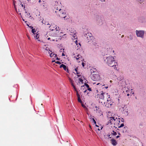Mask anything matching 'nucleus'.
Masks as SVG:
<instances>
[{
	"label": "nucleus",
	"mask_w": 146,
	"mask_h": 146,
	"mask_svg": "<svg viewBox=\"0 0 146 146\" xmlns=\"http://www.w3.org/2000/svg\"><path fill=\"white\" fill-rule=\"evenodd\" d=\"M111 124H113L114 125V127L116 128L117 127L118 128H120L124 126V124L123 123H121L120 125V119L119 117L115 114L113 115V116L111 117L110 120V121L108 122Z\"/></svg>",
	"instance_id": "obj_1"
},
{
	"label": "nucleus",
	"mask_w": 146,
	"mask_h": 146,
	"mask_svg": "<svg viewBox=\"0 0 146 146\" xmlns=\"http://www.w3.org/2000/svg\"><path fill=\"white\" fill-rule=\"evenodd\" d=\"M114 58L112 56H109L107 57L105 61L106 62L107 64L110 66L112 67L114 66V68L115 70H117V63L115 64V62Z\"/></svg>",
	"instance_id": "obj_2"
},
{
	"label": "nucleus",
	"mask_w": 146,
	"mask_h": 146,
	"mask_svg": "<svg viewBox=\"0 0 146 146\" xmlns=\"http://www.w3.org/2000/svg\"><path fill=\"white\" fill-rule=\"evenodd\" d=\"M74 73L75 74H77V75L78 77L77 85H80L83 83V77L80 75V72L78 71V67L74 68L73 70Z\"/></svg>",
	"instance_id": "obj_3"
},
{
	"label": "nucleus",
	"mask_w": 146,
	"mask_h": 146,
	"mask_svg": "<svg viewBox=\"0 0 146 146\" xmlns=\"http://www.w3.org/2000/svg\"><path fill=\"white\" fill-rule=\"evenodd\" d=\"M69 81L71 83L72 86L73 87V88L74 90V91H76V95L78 97V102H79L81 103L82 102V101L80 98V95L79 94L77 89L76 88L75 86H74V85L73 84V83H72V80L70 78H69Z\"/></svg>",
	"instance_id": "obj_4"
},
{
	"label": "nucleus",
	"mask_w": 146,
	"mask_h": 146,
	"mask_svg": "<svg viewBox=\"0 0 146 146\" xmlns=\"http://www.w3.org/2000/svg\"><path fill=\"white\" fill-rule=\"evenodd\" d=\"M69 34L71 35V37L73 40H76L77 39V36L76 34V31L74 29H71L69 30Z\"/></svg>",
	"instance_id": "obj_5"
},
{
	"label": "nucleus",
	"mask_w": 146,
	"mask_h": 146,
	"mask_svg": "<svg viewBox=\"0 0 146 146\" xmlns=\"http://www.w3.org/2000/svg\"><path fill=\"white\" fill-rule=\"evenodd\" d=\"M56 11H55V9L54 10V11H55V12L57 13L59 17L61 18H63L64 11L63 10H62L58 7H56Z\"/></svg>",
	"instance_id": "obj_6"
},
{
	"label": "nucleus",
	"mask_w": 146,
	"mask_h": 146,
	"mask_svg": "<svg viewBox=\"0 0 146 146\" xmlns=\"http://www.w3.org/2000/svg\"><path fill=\"white\" fill-rule=\"evenodd\" d=\"M86 35L89 36V37L88 38V36L87 37L88 38V39L89 40L88 41L89 42H90L92 43V44L94 45L97 44V41H96L95 39L92 36V35L91 34H89V33H87V34H86Z\"/></svg>",
	"instance_id": "obj_7"
},
{
	"label": "nucleus",
	"mask_w": 146,
	"mask_h": 146,
	"mask_svg": "<svg viewBox=\"0 0 146 146\" xmlns=\"http://www.w3.org/2000/svg\"><path fill=\"white\" fill-rule=\"evenodd\" d=\"M81 89L82 90H84L83 91L84 93H85L87 91V90H88L90 91H91V89L89 88V86L87 84L85 83L84 85H81Z\"/></svg>",
	"instance_id": "obj_8"
},
{
	"label": "nucleus",
	"mask_w": 146,
	"mask_h": 146,
	"mask_svg": "<svg viewBox=\"0 0 146 146\" xmlns=\"http://www.w3.org/2000/svg\"><path fill=\"white\" fill-rule=\"evenodd\" d=\"M91 78L92 80L95 81L99 80L100 79V76L98 74H94L91 76Z\"/></svg>",
	"instance_id": "obj_9"
},
{
	"label": "nucleus",
	"mask_w": 146,
	"mask_h": 146,
	"mask_svg": "<svg viewBox=\"0 0 146 146\" xmlns=\"http://www.w3.org/2000/svg\"><path fill=\"white\" fill-rule=\"evenodd\" d=\"M135 33L137 37L142 38H143L144 34V32L143 31L136 30Z\"/></svg>",
	"instance_id": "obj_10"
},
{
	"label": "nucleus",
	"mask_w": 146,
	"mask_h": 146,
	"mask_svg": "<svg viewBox=\"0 0 146 146\" xmlns=\"http://www.w3.org/2000/svg\"><path fill=\"white\" fill-rule=\"evenodd\" d=\"M105 96H108V93L103 92H102L99 95V97L100 99H104Z\"/></svg>",
	"instance_id": "obj_11"
},
{
	"label": "nucleus",
	"mask_w": 146,
	"mask_h": 146,
	"mask_svg": "<svg viewBox=\"0 0 146 146\" xmlns=\"http://www.w3.org/2000/svg\"><path fill=\"white\" fill-rule=\"evenodd\" d=\"M97 21L98 24L102 25L103 23L102 18L100 17H97Z\"/></svg>",
	"instance_id": "obj_12"
},
{
	"label": "nucleus",
	"mask_w": 146,
	"mask_h": 146,
	"mask_svg": "<svg viewBox=\"0 0 146 146\" xmlns=\"http://www.w3.org/2000/svg\"><path fill=\"white\" fill-rule=\"evenodd\" d=\"M94 110L98 115H100V113L101 112V110L100 109L99 107H96Z\"/></svg>",
	"instance_id": "obj_13"
},
{
	"label": "nucleus",
	"mask_w": 146,
	"mask_h": 146,
	"mask_svg": "<svg viewBox=\"0 0 146 146\" xmlns=\"http://www.w3.org/2000/svg\"><path fill=\"white\" fill-rule=\"evenodd\" d=\"M56 26L54 24H51L50 26L49 27V28L50 30L52 31L55 28V27Z\"/></svg>",
	"instance_id": "obj_14"
},
{
	"label": "nucleus",
	"mask_w": 146,
	"mask_h": 146,
	"mask_svg": "<svg viewBox=\"0 0 146 146\" xmlns=\"http://www.w3.org/2000/svg\"><path fill=\"white\" fill-rule=\"evenodd\" d=\"M78 60H77L76 61L78 62H82L83 59L82 58V57L81 55H79L78 56Z\"/></svg>",
	"instance_id": "obj_15"
},
{
	"label": "nucleus",
	"mask_w": 146,
	"mask_h": 146,
	"mask_svg": "<svg viewBox=\"0 0 146 146\" xmlns=\"http://www.w3.org/2000/svg\"><path fill=\"white\" fill-rule=\"evenodd\" d=\"M102 128L103 127L101 125H98L96 124L95 128L96 129H98V130L100 131L101 130Z\"/></svg>",
	"instance_id": "obj_16"
},
{
	"label": "nucleus",
	"mask_w": 146,
	"mask_h": 146,
	"mask_svg": "<svg viewBox=\"0 0 146 146\" xmlns=\"http://www.w3.org/2000/svg\"><path fill=\"white\" fill-rule=\"evenodd\" d=\"M111 143L113 145H116L117 144V142L114 139L111 140Z\"/></svg>",
	"instance_id": "obj_17"
},
{
	"label": "nucleus",
	"mask_w": 146,
	"mask_h": 146,
	"mask_svg": "<svg viewBox=\"0 0 146 146\" xmlns=\"http://www.w3.org/2000/svg\"><path fill=\"white\" fill-rule=\"evenodd\" d=\"M50 56L51 57H54L56 58V57L57 55L55 54L53 52H52L50 54Z\"/></svg>",
	"instance_id": "obj_18"
},
{
	"label": "nucleus",
	"mask_w": 146,
	"mask_h": 146,
	"mask_svg": "<svg viewBox=\"0 0 146 146\" xmlns=\"http://www.w3.org/2000/svg\"><path fill=\"white\" fill-rule=\"evenodd\" d=\"M79 55H80L79 54H78L77 53L76 54H74L73 55V57L76 60H78V56Z\"/></svg>",
	"instance_id": "obj_19"
},
{
	"label": "nucleus",
	"mask_w": 146,
	"mask_h": 146,
	"mask_svg": "<svg viewBox=\"0 0 146 146\" xmlns=\"http://www.w3.org/2000/svg\"><path fill=\"white\" fill-rule=\"evenodd\" d=\"M117 134V133L116 132H115L114 131L112 130L111 133L110 135H116Z\"/></svg>",
	"instance_id": "obj_20"
},
{
	"label": "nucleus",
	"mask_w": 146,
	"mask_h": 146,
	"mask_svg": "<svg viewBox=\"0 0 146 146\" xmlns=\"http://www.w3.org/2000/svg\"><path fill=\"white\" fill-rule=\"evenodd\" d=\"M127 130V127H125L123 129V133H125L126 132Z\"/></svg>",
	"instance_id": "obj_21"
},
{
	"label": "nucleus",
	"mask_w": 146,
	"mask_h": 146,
	"mask_svg": "<svg viewBox=\"0 0 146 146\" xmlns=\"http://www.w3.org/2000/svg\"><path fill=\"white\" fill-rule=\"evenodd\" d=\"M36 32V30H35V29H32V32L33 33L34 35L35 34V33Z\"/></svg>",
	"instance_id": "obj_22"
},
{
	"label": "nucleus",
	"mask_w": 146,
	"mask_h": 146,
	"mask_svg": "<svg viewBox=\"0 0 146 146\" xmlns=\"http://www.w3.org/2000/svg\"><path fill=\"white\" fill-rule=\"evenodd\" d=\"M45 50H46L47 51H48V53L49 54L50 53V52H49V51H50V52H51V51L50 50L49 48H48L47 47H46V48H45Z\"/></svg>",
	"instance_id": "obj_23"
},
{
	"label": "nucleus",
	"mask_w": 146,
	"mask_h": 146,
	"mask_svg": "<svg viewBox=\"0 0 146 146\" xmlns=\"http://www.w3.org/2000/svg\"><path fill=\"white\" fill-rule=\"evenodd\" d=\"M64 70L67 71L68 72V67H67L66 66L64 65Z\"/></svg>",
	"instance_id": "obj_24"
},
{
	"label": "nucleus",
	"mask_w": 146,
	"mask_h": 146,
	"mask_svg": "<svg viewBox=\"0 0 146 146\" xmlns=\"http://www.w3.org/2000/svg\"><path fill=\"white\" fill-rule=\"evenodd\" d=\"M34 37L35 38H36V39H38L39 38V36L38 35V34H35L34 35Z\"/></svg>",
	"instance_id": "obj_25"
},
{
	"label": "nucleus",
	"mask_w": 146,
	"mask_h": 146,
	"mask_svg": "<svg viewBox=\"0 0 146 146\" xmlns=\"http://www.w3.org/2000/svg\"><path fill=\"white\" fill-rule=\"evenodd\" d=\"M139 3H142L144 1V0H137Z\"/></svg>",
	"instance_id": "obj_26"
},
{
	"label": "nucleus",
	"mask_w": 146,
	"mask_h": 146,
	"mask_svg": "<svg viewBox=\"0 0 146 146\" xmlns=\"http://www.w3.org/2000/svg\"><path fill=\"white\" fill-rule=\"evenodd\" d=\"M44 23V24L45 25H50V24H49L47 22H45Z\"/></svg>",
	"instance_id": "obj_27"
},
{
	"label": "nucleus",
	"mask_w": 146,
	"mask_h": 146,
	"mask_svg": "<svg viewBox=\"0 0 146 146\" xmlns=\"http://www.w3.org/2000/svg\"><path fill=\"white\" fill-rule=\"evenodd\" d=\"M74 42L76 44V45H78V44H78V41H77V40H76L75 41H74Z\"/></svg>",
	"instance_id": "obj_28"
},
{
	"label": "nucleus",
	"mask_w": 146,
	"mask_h": 146,
	"mask_svg": "<svg viewBox=\"0 0 146 146\" xmlns=\"http://www.w3.org/2000/svg\"><path fill=\"white\" fill-rule=\"evenodd\" d=\"M60 68H61V67H62L63 68H64V64H61L60 66Z\"/></svg>",
	"instance_id": "obj_29"
},
{
	"label": "nucleus",
	"mask_w": 146,
	"mask_h": 146,
	"mask_svg": "<svg viewBox=\"0 0 146 146\" xmlns=\"http://www.w3.org/2000/svg\"><path fill=\"white\" fill-rule=\"evenodd\" d=\"M82 65L83 67H84L85 65V63L83 62H82Z\"/></svg>",
	"instance_id": "obj_30"
},
{
	"label": "nucleus",
	"mask_w": 146,
	"mask_h": 146,
	"mask_svg": "<svg viewBox=\"0 0 146 146\" xmlns=\"http://www.w3.org/2000/svg\"><path fill=\"white\" fill-rule=\"evenodd\" d=\"M120 109L121 111H123L124 110V108L122 107Z\"/></svg>",
	"instance_id": "obj_31"
},
{
	"label": "nucleus",
	"mask_w": 146,
	"mask_h": 146,
	"mask_svg": "<svg viewBox=\"0 0 146 146\" xmlns=\"http://www.w3.org/2000/svg\"><path fill=\"white\" fill-rule=\"evenodd\" d=\"M92 119L93 120V122L94 123V124H96V121H95V120H94V118H93Z\"/></svg>",
	"instance_id": "obj_32"
},
{
	"label": "nucleus",
	"mask_w": 146,
	"mask_h": 146,
	"mask_svg": "<svg viewBox=\"0 0 146 146\" xmlns=\"http://www.w3.org/2000/svg\"><path fill=\"white\" fill-rule=\"evenodd\" d=\"M14 7V8H15V11H17V9L16 5H15V6Z\"/></svg>",
	"instance_id": "obj_33"
},
{
	"label": "nucleus",
	"mask_w": 146,
	"mask_h": 146,
	"mask_svg": "<svg viewBox=\"0 0 146 146\" xmlns=\"http://www.w3.org/2000/svg\"><path fill=\"white\" fill-rule=\"evenodd\" d=\"M55 62L57 64H60L61 63L59 61L56 62Z\"/></svg>",
	"instance_id": "obj_34"
},
{
	"label": "nucleus",
	"mask_w": 146,
	"mask_h": 146,
	"mask_svg": "<svg viewBox=\"0 0 146 146\" xmlns=\"http://www.w3.org/2000/svg\"><path fill=\"white\" fill-rule=\"evenodd\" d=\"M58 28H59V27H58V28H57V27H56L54 29H56V30L58 31Z\"/></svg>",
	"instance_id": "obj_35"
},
{
	"label": "nucleus",
	"mask_w": 146,
	"mask_h": 146,
	"mask_svg": "<svg viewBox=\"0 0 146 146\" xmlns=\"http://www.w3.org/2000/svg\"><path fill=\"white\" fill-rule=\"evenodd\" d=\"M62 56H64V51H63V52L62 53Z\"/></svg>",
	"instance_id": "obj_36"
},
{
	"label": "nucleus",
	"mask_w": 146,
	"mask_h": 146,
	"mask_svg": "<svg viewBox=\"0 0 146 146\" xmlns=\"http://www.w3.org/2000/svg\"><path fill=\"white\" fill-rule=\"evenodd\" d=\"M100 0L102 2H104L106 0Z\"/></svg>",
	"instance_id": "obj_37"
},
{
	"label": "nucleus",
	"mask_w": 146,
	"mask_h": 146,
	"mask_svg": "<svg viewBox=\"0 0 146 146\" xmlns=\"http://www.w3.org/2000/svg\"><path fill=\"white\" fill-rule=\"evenodd\" d=\"M119 135H118V136H117L116 137V138H119Z\"/></svg>",
	"instance_id": "obj_38"
},
{
	"label": "nucleus",
	"mask_w": 146,
	"mask_h": 146,
	"mask_svg": "<svg viewBox=\"0 0 146 146\" xmlns=\"http://www.w3.org/2000/svg\"><path fill=\"white\" fill-rule=\"evenodd\" d=\"M13 5H14V6L15 5V3L14 1H13Z\"/></svg>",
	"instance_id": "obj_39"
},
{
	"label": "nucleus",
	"mask_w": 146,
	"mask_h": 146,
	"mask_svg": "<svg viewBox=\"0 0 146 146\" xmlns=\"http://www.w3.org/2000/svg\"><path fill=\"white\" fill-rule=\"evenodd\" d=\"M21 6H22V7H23V6H24L23 5V4H21Z\"/></svg>",
	"instance_id": "obj_40"
},
{
	"label": "nucleus",
	"mask_w": 146,
	"mask_h": 146,
	"mask_svg": "<svg viewBox=\"0 0 146 146\" xmlns=\"http://www.w3.org/2000/svg\"><path fill=\"white\" fill-rule=\"evenodd\" d=\"M129 94H127V96H129Z\"/></svg>",
	"instance_id": "obj_41"
},
{
	"label": "nucleus",
	"mask_w": 146,
	"mask_h": 146,
	"mask_svg": "<svg viewBox=\"0 0 146 146\" xmlns=\"http://www.w3.org/2000/svg\"><path fill=\"white\" fill-rule=\"evenodd\" d=\"M59 58H56V59H57L58 60H59Z\"/></svg>",
	"instance_id": "obj_42"
},
{
	"label": "nucleus",
	"mask_w": 146,
	"mask_h": 146,
	"mask_svg": "<svg viewBox=\"0 0 146 146\" xmlns=\"http://www.w3.org/2000/svg\"><path fill=\"white\" fill-rule=\"evenodd\" d=\"M50 39V38H48L47 39L48 40H49Z\"/></svg>",
	"instance_id": "obj_43"
},
{
	"label": "nucleus",
	"mask_w": 146,
	"mask_h": 146,
	"mask_svg": "<svg viewBox=\"0 0 146 146\" xmlns=\"http://www.w3.org/2000/svg\"><path fill=\"white\" fill-rule=\"evenodd\" d=\"M105 88H108V86H106L105 87Z\"/></svg>",
	"instance_id": "obj_44"
},
{
	"label": "nucleus",
	"mask_w": 146,
	"mask_h": 146,
	"mask_svg": "<svg viewBox=\"0 0 146 146\" xmlns=\"http://www.w3.org/2000/svg\"><path fill=\"white\" fill-rule=\"evenodd\" d=\"M124 36V35H122V36H121V37L122 38Z\"/></svg>",
	"instance_id": "obj_45"
},
{
	"label": "nucleus",
	"mask_w": 146,
	"mask_h": 146,
	"mask_svg": "<svg viewBox=\"0 0 146 146\" xmlns=\"http://www.w3.org/2000/svg\"><path fill=\"white\" fill-rule=\"evenodd\" d=\"M55 60L52 61V62H55Z\"/></svg>",
	"instance_id": "obj_46"
},
{
	"label": "nucleus",
	"mask_w": 146,
	"mask_h": 146,
	"mask_svg": "<svg viewBox=\"0 0 146 146\" xmlns=\"http://www.w3.org/2000/svg\"><path fill=\"white\" fill-rule=\"evenodd\" d=\"M110 82H112V80H110Z\"/></svg>",
	"instance_id": "obj_47"
},
{
	"label": "nucleus",
	"mask_w": 146,
	"mask_h": 146,
	"mask_svg": "<svg viewBox=\"0 0 146 146\" xmlns=\"http://www.w3.org/2000/svg\"><path fill=\"white\" fill-rule=\"evenodd\" d=\"M46 46H47V45H44V46H45V47H46Z\"/></svg>",
	"instance_id": "obj_48"
},
{
	"label": "nucleus",
	"mask_w": 146,
	"mask_h": 146,
	"mask_svg": "<svg viewBox=\"0 0 146 146\" xmlns=\"http://www.w3.org/2000/svg\"><path fill=\"white\" fill-rule=\"evenodd\" d=\"M99 84H100V83H98V84H97V85H99Z\"/></svg>",
	"instance_id": "obj_49"
},
{
	"label": "nucleus",
	"mask_w": 146,
	"mask_h": 146,
	"mask_svg": "<svg viewBox=\"0 0 146 146\" xmlns=\"http://www.w3.org/2000/svg\"><path fill=\"white\" fill-rule=\"evenodd\" d=\"M28 38L29 39H30V37L29 36H28Z\"/></svg>",
	"instance_id": "obj_50"
},
{
	"label": "nucleus",
	"mask_w": 146,
	"mask_h": 146,
	"mask_svg": "<svg viewBox=\"0 0 146 146\" xmlns=\"http://www.w3.org/2000/svg\"><path fill=\"white\" fill-rule=\"evenodd\" d=\"M82 106L83 107H84V105H82Z\"/></svg>",
	"instance_id": "obj_51"
},
{
	"label": "nucleus",
	"mask_w": 146,
	"mask_h": 146,
	"mask_svg": "<svg viewBox=\"0 0 146 146\" xmlns=\"http://www.w3.org/2000/svg\"><path fill=\"white\" fill-rule=\"evenodd\" d=\"M42 23H43H43H43V21H42Z\"/></svg>",
	"instance_id": "obj_52"
},
{
	"label": "nucleus",
	"mask_w": 146,
	"mask_h": 146,
	"mask_svg": "<svg viewBox=\"0 0 146 146\" xmlns=\"http://www.w3.org/2000/svg\"><path fill=\"white\" fill-rule=\"evenodd\" d=\"M129 92V91H128V90H126V92Z\"/></svg>",
	"instance_id": "obj_53"
},
{
	"label": "nucleus",
	"mask_w": 146,
	"mask_h": 146,
	"mask_svg": "<svg viewBox=\"0 0 146 146\" xmlns=\"http://www.w3.org/2000/svg\"><path fill=\"white\" fill-rule=\"evenodd\" d=\"M62 50H63V51H64V48Z\"/></svg>",
	"instance_id": "obj_54"
},
{
	"label": "nucleus",
	"mask_w": 146,
	"mask_h": 146,
	"mask_svg": "<svg viewBox=\"0 0 146 146\" xmlns=\"http://www.w3.org/2000/svg\"><path fill=\"white\" fill-rule=\"evenodd\" d=\"M25 13H27V12L26 11H25Z\"/></svg>",
	"instance_id": "obj_55"
},
{
	"label": "nucleus",
	"mask_w": 146,
	"mask_h": 146,
	"mask_svg": "<svg viewBox=\"0 0 146 146\" xmlns=\"http://www.w3.org/2000/svg\"><path fill=\"white\" fill-rule=\"evenodd\" d=\"M25 8V7H24V9Z\"/></svg>",
	"instance_id": "obj_56"
}]
</instances>
